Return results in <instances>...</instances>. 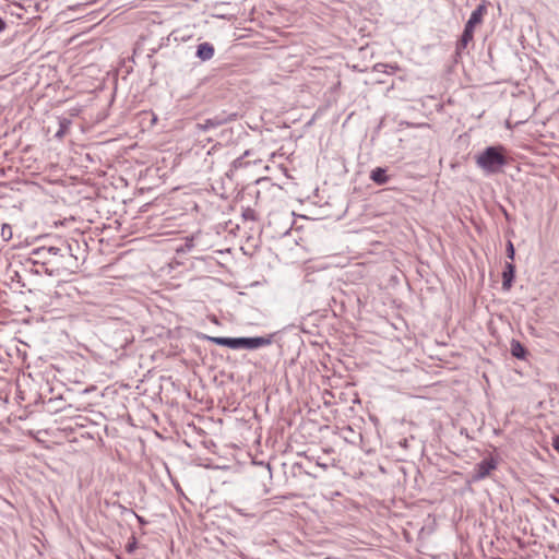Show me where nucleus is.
Instances as JSON below:
<instances>
[{
	"label": "nucleus",
	"mask_w": 559,
	"mask_h": 559,
	"mask_svg": "<svg viewBox=\"0 0 559 559\" xmlns=\"http://www.w3.org/2000/svg\"><path fill=\"white\" fill-rule=\"evenodd\" d=\"M552 447L556 451L559 452V436H556L554 439H552Z\"/></svg>",
	"instance_id": "18"
},
{
	"label": "nucleus",
	"mask_w": 559,
	"mask_h": 559,
	"mask_svg": "<svg viewBox=\"0 0 559 559\" xmlns=\"http://www.w3.org/2000/svg\"><path fill=\"white\" fill-rule=\"evenodd\" d=\"M507 254H508V258L511 260L514 258V247L511 241L508 242Z\"/></svg>",
	"instance_id": "16"
},
{
	"label": "nucleus",
	"mask_w": 559,
	"mask_h": 559,
	"mask_svg": "<svg viewBox=\"0 0 559 559\" xmlns=\"http://www.w3.org/2000/svg\"><path fill=\"white\" fill-rule=\"evenodd\" d=\"M207 340L216 345L226 346L227 337L207 336Z\"/></svg>",
	"instance_id": "13"
},
{
	"label": "nucleus",
	"mask_w": 559,
	"mask_h": 559,
	"mask_svg": "<svg viewBox=\"0 0 559 559\" xmlns=\"http://www.w3.org/2000/svg\"><path fill=\"white\" fill-rule=\"evenodd\" d=\"M486 5L479 4L471 14L468 21L465 24L463 34L460 38V40L456 44V52L460 55L467 45L473 40L474 38V28L477 24H480L483 21V17L486 13Z\"/></svg>",
	"instance_id": "3"
},
{
	"label": "nucleus",
	"mask_w": 559,
	"mask_h": 559,
	"mask_svg": "<svg viewBox=\"0 0 559 559\" xmlns=\"http://www.w3.org/2000/svg\"><path fill=\"white\" fill-rule=\"evenodd\" d=\"M236 119H237V114H226L225 111H222L212 118L205 119L203 122L197 123V129L205 132L211 129L221 127L225 123H228L230 121H234Z\"/></svg>",
	"instance_id": "4"
},
{
	"label": "nucleus",
	"mask_w": 559,
	"mask_h": 559,
	"mask_svg": "<svg viewBox=\"0 0 559 559\" xmlns=\"http://www.w3.org/2000/svg\"><path fill=\"white\" fill-rule=\"evenodd\" d=\"M508 163L502 145L488 146L477 157L476 164L487 174H496Z\"/></svg>",
	"instance_id": "2"
},
{
	"label": "nucleus",
	"mask_w": 559,
	"mask_h": 559,
	"mask_svg": "<svg viewBox=\"0 0 559 559\" xmlns=\"http://www.w3.org/2000/svg\"><path fill=\"white\" fill-rule=\"evenodd\" d=\"M511 353L514 357L519 359H524L526 355V349L520 342L513 340L511 342Z\"/></svg>",
	"instance_id": "11"
},
{
	"label": "nucleus",
	"mask_w": 559,
	"mask_h": 559,
	"mask_svg": "<svg viewBox=\"0 0 559 559\" xmlns=\"http://www.w3.org/2000/svg\"><path fill=\"white\" fill-rule=\"evenodd\" d=\"M5 26V22L0 17V33L4 31Z\"/></svg>",
	"instance_id": "20"
},
{
	"label": "nucleus",
	"mask_w": 559,
	"mask_h": 559,
	"mask_svg": "<svg viewBox=\"0 0 559 559\" xmlns=\"http://www.w3.org/2000/svg\"><path fill=\"white\" fill-rule=\"evenodd\" d=\"M272 335L247 337L245 349H257L260 347L267 346L272 344Z\"/></svg>",
	"instance_id": "6"
},
{
	"label": "nucleus",
	"mask_w": 559,
	"mask_h": 559,
	"mask_svg": "<svg viewBox=\"0 0 559 559\" xmlns=\"http://www.w3.org/2000/svg\"><path fill=\"white\" fill-rule=\"evenodd\" d=\"M514 275H515L514 264H512L510 262L506 263L504 270L502 272V288H503V290H509L512 287Z\"/></svg>",
	"instance_id": "7"
},
{
	"label": "nucleus",
	"mask_w": 559,
	"mask_h": 559,
	"mask_svg": "<svg viewBox=\"0 0 559 559\" xmlns=\"http://www.w3.org/2000/svg\"><path fill=\"white\" fill-rule=\"evenodd\" d=\"M214 46L210 43H202L197 47V57L202 61L211 60L214 56Z\"/></svg>",
	"instance_id": "8"
},
{
	"label": "nucleus",
	"mask_w": 559,
	"mask_h": 559,
	"mask_svg": "<svg viewBox=\"0 0 559 559\" xmlns=\"http://www.w3.org/2000/svg\"><path fill=\"white\" fill-rule=\"evenodd\" d=\"M497 462L493 459H484L478 464L475 465L474 472L471 476L472 481H479L487 476H489L490 472L496 469Z\"/></svg>",
	"instance_id": "5"
},
{
	"label": "nucleus",
	"mask_w": 559,
	"mask_h": 559,
	"mask_svg": "<svg viewBox=\"0 0 559 559\" xmlns=\"http://www.w3.org/2000/svg\"><path fill=\"white\" fill-rule=\"evenodd\" d=\"M74 248L79 249L78 241L60 240L56 246H43L32 251L35 263L45 266V273L49 276L72 274L79 267V259L74 254Z\"/></svg>",
	"instance_id": "1"
},
{
	"label": "nucleus",
	"mask_w": 559,
	"mask_h": 559,
	"mask_svg": "<svg viewBox=\"0 0 559 559\" xmlns=\"http://www.w3.org/2000/svg\"><path fill=\"white\" fill-rule=\"evenodd\" d=\"M192 247H193V239L187 238L185 245L180 249H178V251L187 252V251H190Z\"/></svg>",
	"instance_id": "14"
},
{
	"label": "nucleus",
	"mask_w": 559,
	"mask_h": 559,
	"mask_svg": "<svg viewBox=\"0 0 559 559\" xmlns=\"http://www.w3.org/2000/svg\"><path fill=\"white\" fill-rule=\"evenodd\" d=\"M370 179L377 185H385L386 182H389L386 169L382 167H376L370 173Z\"/></svg>",
	"instance_id": "9"
},
{
	"label": "nucleus",
	"mask_w": 559,
	"mask_h": 559,
	"mask_svg": "<svg viewBox=\"0 0 559 559\" xmlns=\"http://www.w3.org/2000/svg\"><path fill=\"white\" fill-rule=\"evenodd\" d=\"M247 337H236L237 349L245 348Z\"/></svg>",
	"instance_id": "17"
},
{
	"label": "nucleus",
	"mask_w": 559,
	"mask_h": 559,
	"mask_svg": "<svg viewBox=\"0 0 559 559\" xmlns=\"http://www.w3.org/2000/svg\"><path fill=\"white\" fill-rule=\"evenodd\" d=\"M245 218L247 219H253V212L252 211H248L243 214Z\"/></svg>",
	"instance_id": "19"
},
{
	"label": "nucleus",
	"mask_w": 559,
	"mask_h": 559,
	"mask_svg": "<svg viewBox=\"0 0 559 559\" xmlns=\"http://www.w3.org/2000/svg\"><path fill=\"white\" fill-rule=\"evenodd\" d=\"M1 236L7 241L12 238V229H11L10 225H3L2 226Z\"/></svg>",
	"instance_id": "12"
},
{
	"label": "nucleus",
	"mask_w": 559,
	"mask_h": 559,
	"mask_svg": "<svg viewBox=\"0 0 559 559\" xmlns=\"http://www.w3.org/2000/svg\"><path fill=\"white\" fill-rule=\"evenodd\" d=\"M72 124V121L68 118H60L59 119V129L56 132L55 136L59 140H61L70 130V127Z\"/></svg>",
	"instance_id": "10"
},
{
	"label": "nucleus",
	"mask_w": 559,
	"mask_h": 559,
	"mask_svg": "<svg viewBox=\"0 0 559 559\" xmlns=\"http://www.w3.org/2000/svg\"><path fill=\"white\" fill-rule=\"evenodd\" d=\"M226 347L231 348V349H237L236 337H227Z\"/></svg>",
	"instance_id": "15"
}]
</instances>
